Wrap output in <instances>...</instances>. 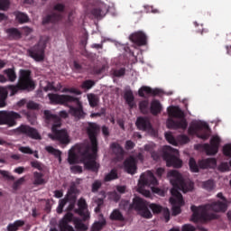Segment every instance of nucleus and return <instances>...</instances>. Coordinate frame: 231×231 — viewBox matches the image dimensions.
<instances>
[{"instance_id":"obj_1","label":"nucleus","mask_w":231,"mask_h":231,"mask_svg":"<svg viewBox=\"0 0 231 231\" xmlns=\"http://www.w3.org/2000/svg\"><path fill=\"white\" fill-rule=\"evenodd\" d=\"M97 152L92 151L89 144H77L69 151L68 162L69 165H75L81 162L87 171L97 172L100 169V164L97 162Z\"/></svg>"},{"instance_id":"obj_2","label":"nucleus","mask_w":231,"mask_h":231,"mask_svg":"<svg viewBox=\"0 0 231 231\" xmlns=\"http://www.w3.org/2000/svg\"><path fill=\"white\" fill-rule=\"evenodd\" d=\"M168 178H170V183L172 185V189L171 190V198H170V203L172 205V215L178 216L181 214V207L185 205V201H183L182 192H188L189 188H187V182L183 179L181 173L178 171L173 170L168 172Z\"/></svg>"},{"instance_id":"obj_3","label":"nucleus","mask_w":231,"mask_h":231,"mask_svg":"<svg viewBox=\"0 0 231 231\" xmlns=\"http://www.w3.org/2000/svg\"><path fill=\"white\" fill-rule=\"evenodd\" d=\"M6 89L11 91V97H14L19 91H33L35 89V81L32 79V71L21 69L16 85H9L5 88L0 87V108L6 106V98H8V91Z\"/></svg>"},{"instance_id":"obj_4","label":"nucleus","mask_w":231,"mask_h":231,"mask_svg":"<svg viewBox=\"0 0 231 231\" xmlns=\"http://www.w3.org/2000/svg\"><path fill=\"white\" fill-rule=\"evenodd\" d=\"M191 221L193 223H205V221H212V219H217V215L212 212H226L228 205L226 202L217 201L211 204H206L205 206L196 207L191 206Z\"/></svg>"},{"instance_id":"obj_5","label":"nucleus","mask_w":231,"mask_h":231,"mask_svg":"<svg viewBox=\"0 0 231 231\" xmlns=\"http://www.w3.org/2000/svg\"><path fill=\"white\" fill-rule=\"evenodd\" d=\"M168 115L171 117L166 121L168 129H187L189 124L187 119H185L183 110L180 106H170L168 108ZM172 118H180V120L175 121Z\"/></svg>"},{"instance_id":"obj_6","label":"nucleus","mask_w":231,"mask_h":231,"mask_svg":"<svg viewBox=\"0 0 231 231\" xmlns=\"http://www.w3.org/2000/svg\"><path fill=\"white\" fill-rule=\"evenodd\" d=\"M210 127L208 124L201 121H195L189 125L188 133L190 136L197 135L201 140H208L210 138Z\"/></svg>"},{"instance_id":"obj_7","label":"nucleus","mask_w":231,"mask_h":231,"mask_svg":"<svg viewBox=\"0 0 231 231\" xmlns=\"http://www.w3.org/2000/svg\"><path fill=\"white\" fill-rule=\"evenodd\" d=\"M180 152L171 146H165L163 148L162 158L166 162L167 167H174L175 169H180L183 165V162L180 160Z\"/></svg>"},{"instance_id":"obj_8","label":"nucleus","mask_w":231,"mask_h":231,"mask_svg":"<svg viewBox=\"0 0 231 231\" xmlns=\"http://www.w3.org/2000/svg\"><path fill=\"white\" fill-rule=\"evenodd\" d=\"M132 210H137V212H140L142 217L145 219H151L152 217V213L149 210V203L140 197H135L133 199Z\"/></svg>"},{"instance_id":"obj_9","label":"nucleus","mask_w":231,"mask_h":231,"mask_svg":"<svg viewBox=\"0 0 231 231\" xmlns=\"http://www.w3.org/2000/svg\"><path fill=\"white\" fill-rule=\"evenodd\" d=\"M98 133H100V126L97 125V123H88L87 126V134L91 143V151L94 152H98V140L97 136H98Z\"/></svg>"},{"instance_id":"obj_10","label":"nucleus","mask_w":231,"mask_h":231,"mask_svg":"<svg viewBox=\"0 0 231 231\" xmlns=\"http://www.w3.org/2000/svg\"><path fill=\"white\" fill-rule=\"evenodd\" d=\"M21 118V114L14 111H0V125H8L9 127H14L17 125V121Z\"/></svg>"},{"instance_id":"obj_11","label":"nucleus","mask_w":231,"mask_h":231,"mask_svg":"<svg viewBox=\"0 0 231 231\" xmlns=\"http://www.w3.org/2000/svg\"><path fill=\"white\" fill-rule=\"evenodd\" d=\"M53 10L59 13H52L42 19V24H50V23H59L62 21V14L66 10L64 4L58 3L53 6Z\"/></svg>"},{"instance_id":"obj_12","label":"nucleus","mask_w":231,"mask_h":231,"mask_svg":"<svg viewBox=\"0 0 231 231\" xmlns=\"http://www.w3.org/2000/svg\"><path fill=\"white\" fill-rule=\"evenodd\" d=\"M77 202H69V207L67 208V214L63 217V218L60 221L59 227L60 231H75L73 226H69V223L73 221V213L71 210L75 208V204Z\"/></svg>"},{"instance_id":"obj_13","label":"nucleus","mask_w":231,"mask_h":231,"mask_svg":"<svg viewBox=\"0 0 231 231\" xmlns=\"http://www.w3.org/2000/svg\"><path fill=\"white\" fill-rule=\"evenodd\" d=\"M15 133L18 134H23L32 140H42V136H41L39 130L28 125H20L15 129Z\"/></svg>"},{"instance_id":"obj_14","label":"nucleus","mask_w":231,"mask_h":231,"mask_svg":"<svg viewBox=\"0 0 231 231\" xmlns=\"http://www.w3.org/2000/svg\"><path fill=\"white\" fill-rule=\"evenodd\" d=\"M44 50H46V45L44 43L39 42L31 49L27 51L29 57L34 59L36 62H41L44 60Z\"/></svg>"},{"instance_id":"obj_15","label":"nucleus","mask_w":231,"mask_h":231,"mask_svg":"<svg viewBox=\"0 0 231 231\" xmlns=\"http://www.w3.org/2000/svg\"><path fill=\"white\" fill-rule=\"evenodd\" d=\"M48 98L52 106H66V104H71L73 96L49 93Z\"/></svg>"},{"instance_id":"obj_16","label":"nucleus","mask_w":231,"mask_h":231,"mask_svg":"<svg viewBox=\"0 0 231 231\" xmlns=\"http://www.w3.org/2000/svg\"><path fill=\"white\" fill-rule=\"evenodd\" d=\"M70 104H75L77 107L70 106L69 107V113L72 116H75V118H84L86 116V113H84V108L82 107V103L80 102V99L78 97H72V100L70 101Z\"/></svg>"},{"instance_id":"obj_17","label":"nucleus","mask_w":231,"mask_h":231,"mask_svg":"<svg viewBox=\"0 0 231 231\" xmlns=\"http://www.w3.org/2000/svg\"><path fill=\"white\" fill-rule=\"evenodd\" d=\"M151 185H158V179L154 176L152 171H148L145 173H143L139 180V186L141 187H151Z\"/></svg>"},{"instance_id":"obj_18","label":"nucleus","mask_w":231,"mask_h":231,"mask_svg":"<svg viewBox=\"0 0 231 231\" xmlns=\"http://www.w3.org/2000/svg\"><path fill=\"white\" fill-rule=\"evenodd\" d=\"M219 143H221V139H219L218 136H214L210 140V144H203V149L208 156H214V154H217L219 151Z\"/></svg>"},{"instance_id":"obj_19","label":"nucleus","mask_w":231,"mask_h":231,"mask_svg":"<svg viewBox=\"0 0 231 231\" xmlns=\"http://www.w3.org/2000/svg\"><path fill=\"white\" fill-rule=\"evenodd\" d=\"M60 126H52L51 131L53 134V139L60 142V143L67 144L69 143V134L66 129L59 130Z\"/></svg>"},{"instance_id":"obj_20","label":"nucleus","mask_w":231,"mask_h":231,"mask_svg":"<svg viewBox=\"0 0 231 231\" xmlns=\"http://www.w3.org/2000/svg\"><path fill=\"white\" fill-rule=\"evenodd\" d=\"M43 118L46 124H51L52 127H60L62 123L60 121V117L53 113L51 110L43 111Z\"/></svg>"},{"instance_id":"obj_21","label":"nucleus","mask_w":231,"mask_h":231,"mask_svg":"<svg viewBox=\"0 0 231 231\" xmlns=\"http://www.w3.org/2000/svg\"><path fill=\"white\" fill-rule=\"evenodd\" d=\"M148 207L149 208H151L153 214H160L162 212L166 223H169V221H171V211H169V208H163L160 206V204L154 203L148 204Z\"/></svg>"},{"instance_id":"obj_22","label":"nucleus","mask_w":231,"mask_h":231,"mask_svg":"<svg viewBox=\"0 0 231 231\" xmlns=\"http://www.w3.org/2000/svg\"><path fill=\"white\" fill-rule=\"evenodd\" d=\"M78 207L79 208L76 209V213L80 216L83 221H88V219H89V211H88V203L86 202V199L83 198L79 199Z\"/></svg>"},{"instance_id":"obj_23","label":"nucleus","mask_w":231,"mask_h":231,"mask_svg":"<svg viewBox=\"0 0 231 231\" xmlns=\"http://www.w3.org/2000/svg\"><path fill=\"white\" fill-rule=\"evenodd\" d=\"M129 39L134 44H136V46H145L147 44V35L142 31L132 33Z\"/></svg>"},{"instance_id":"obj_24","label":"nucleus","mask_w":231,"mask_h":231,"mask_svg":"<svg viewBox=\"0 0 231 231\" xmlns=\"http://www.w3.org/2000/svg\"><path fill=\"white\" fill-rule=\"evenodd\" d=\"M145 94L150 95L152 97H158L162 95V89L160 88H154L152 89L151 87L143 86L138 90V95L142 98H145Z\"/></svg>"},{"instance_id":"obj_25","label":"nucleus","mask_w":231,"mask_h":231,"mask_svg":"<svg viewBox=\"0 0 231 231\" xmlns=\"http://www.w3.org/2000/svg\"><path fill=\"white\" fill-rule=\"evenodd\" d=\"M135 125L139 131H152V125L147 117H138Z\"/></svg>"},{"instance_id":"obj_26","label":"nucleus","mask_w":231,"mask_h":231,"mask_svg":"<svg viewBox=\"0 0 231 231\" xmlns=\"http://www.w3.org/2000/svg\"><path fill=\"white\" fill-rule=\"evenodd\" d=\"M5 75H6V77H5V75L0 74V82L2 84H5V82H15V80H17V74L15 73V70L14 69H7L4 70Z\"/></svg>"},{"instance_id":"obj_27","label":"nucleus","mask_w":231,"mask_h":231,"mask_svg":"<svg viewBox=\"0 0 231 231\" xmlns=\"http://www.w3.org/2000/svg\"><path fill=\"white\" fill-rule=\"evenodd\" d=\"M125 171L128 174H134L136 172V159L129 157L124 162Z\"/></svg>"},{"instance_id":"obj_28","label":"nucleus","mask_w":231,"mask_h":231,"mask_svg":"<svg viewBox=\"0 0 231 231\" xmlns=\"http://www.w3.org/2000/svg\"><path fill=\"white\" fill-rule=\"evenodd\" d=\"M110 148L112 150L113 154L117 158V160H124V156L125 154V151L120 143H112L110 144Z\"/></svg>"},{"instance_id":"obj_29","label":"nucleus","mask_w":231,"mask_h":231,"mask_svg":"<svg viewBox=\"0 0 231 231\" xmlns=\"http://www.w3.org/2000/svg\"><path fill=\"white\" fill-rule=\"evenodd\" d=\"M217 161L215 158H208L199 162V167L200 169H216Z\"/></svg>"},{"instance_id":"obj_30","label":"nucleus","mask_w":231,"mask_h":231,"mask_svg":"<svg viewBox=\"0 0 231 231\" xmlns=\"http://www.w3.org/2000/svg\"><path fill=\"white\" fill-rule=\"evenodd\" d=\"M162 111H163V106H162V103H160V101L157 99L152 100L150 106V113L153 116H158V115H160Z\"/></svg>"},{"instance_id":"obj_31","label":"nucleus","mask_w":231,"mask_h":231,"mask_svg":"<svg viewBox=\"0 0 231 231\" xmlns=\"http://www.w3.org/2000/svg\"><path fill=\"white\" fill-rule=\"evenodd\" d=\"M124 98L130 109H134L136 107V102H134V95L132 90H127L125 92Z\"/></svg>"},{"instance_id":"obj_32","label":"nucleus","mask_w":231,"mask_h":231,"mask_svg":"<svg viewBox=\"0 0 231 231\" xmlns=\"http://www.w3.org/2000/svg\"><path fill=\"white\" fill-rule=\"evenodd\" d=\"M6 33L8 34L9 39L13 41H19V39L23 37V33H21L17 28H9L6 30Z\"/></svg>"},{"instance_id":"obj_33","label":"nucleus","mask_w":231,"mask_h":231,"mask_svg":"<svg viewBox=\"0 0 231 231\" xmlns=\"http://www.w3.org/2000/svg\"><path fill=\"white\" fill-rule=\"evenodd\" d=\"M25 222L24 220L18 219L14 221V223H10L7 225V231H18L19 228H22V226H24Z\"/></svg>"},{"instance_id":"obj_34","label":"nucleus","mask_w":231,"mask_h":231,"mask_svg":"<svg viewBox=\"0 0 231 231\" xmlns=\"http://www.w3.org/2000/svg\"><path fill=\"white\" fill-rule=\"evenodd\" d=\"M45 151L49 152V154H52V156H55V158H58L60 163L62 162V152L60 150H57L53 148V146H46Z\"/></svg>"},{"instance_id":"obj_35","label":"nucleus","mask_w":231,"mask_h":231,"mask_svg":"<svg viewBox=\"0 0 231 231\" xmlns=\"http://www.w3.org/2000/svg\"><path fill=\"white\" fill-rule=\"evenodd\" d=\"M33 185H44L46 183V180H44V174L39 171L33 172Z\"/></svg>"},{"instance_id":"obj_36","label":"nucleus","mask_w":231,"mask_h":231,"mask_svg":"<svg viewBox=\"0 0 231 231\" xmlns=\"http://www.w3.org/2000/svg\"><path fill=\"white\" fill-rule=\"evenodd\" d=\"M107 225V221H106V218H102L101 221H96L91 226L90 231H101L103 230L104 226Z\"/></svg>"},{"instance_id":"obj_37","label":"nucleus","mask_w":231,"mask_h":231,"mask_svg":"<svg viewBox=\"0 0 231 231\" xmlns=\"http://www.w3.org/2000/svg\"><path fill=\"white\" fill-rule=\"evenodd\" d=\"M67 203H77V195H75V188H70L66 197L63 199Z\"/></svg>"},{"instance_id":"obj_38","label":"nucleus","mask_w":231,"mask_h":231,"mask_svg":"<svg viewBox=\"0 0 231 231\" xmlns=\"http://www.w3.org/2000/svg\"><path fill=\"white\" fill-rule=\"evenodd\" d=\"M111 221H125L124 215L119 209H114L110 214Z\"/></svg>"},{"instance_id":"obj_39","label":"nucleus","mask_w":231,"mask_h":231,"mask_svg":"<svg viewBox=\"0 0 231 231\" xmlns=\"http://www.w3.org/2000/svg\"><path fill=\"white\" fill-rule=\"evenodd\" d=\"M14 14L16 17V20L20 24H23V23H28L30 21V18L28 17V14L21 12H14Z\"/></svg>"},{"instance_id":"obj_40","label":"nucleus","mask_w":231,"mask_h":231,"mask_svg":"<svg viewBox=\"0 0 231 231\" xmlns=\"http://www.w3.org/2000/svg\"><path fill=\"white\" fill-rule=\"evenodd\" d=\"M139 109L143 115H147L149 113V100L144 99L140 101Z\"/></svg>"},{"instance_id":"obj_41","label":"nucleus","mask_w":231,"mask_h":231,"mask_svg":"<svg viewBox=\"0 0 231 231\" xmlns=\"http://www.w3.org/2000/svg\"><path fill=\"white\" fill-rule=\"evenodd\" d=\"M88 100L90 107H97L98 106V97L95 94H88Z\"/></svg>"},{"instance_id":"obj_42","label":"nucleus","mask_w":231,"mask_h":231,"mask_svg":"<svg viewBox=\"0 0 231 231\" xmlns=\"http://www.w3.org/2000/svg\"><path fill=\"white\" fill-rule=\"evenodd\" d=\"M119 208L121 210H126L127 212H131L133 210V204L129 202V200H121L119 203Z\"/></svg>"},{"instance_id":"obj_43","label":"nucleus","mask_w":231,"mask_h":231,"mask_svg":"<svg viewBox=\"0 0 231 231\" xmlns=\"http://www.w3.org/2000/svg\"><path fill=\"white\" fill-rule=\"evenodd\" d=\"M118 173L116 170H111V171L105 176V181H112V180H117Z\"/></svg>"},{"instance_id":"obj_44","label":"nucleus","mask_w":231,"mask_h":231,"mask_svg":"<svg viewBox=\"0 0 231 231\" xmlns=\"http://www.w3.org/2000/svg\"><path fill=\"white\" fill-rule=\"evenodd\" d=\"M189 165L191 172H199V166H198V163L194 158L189 159Z\"/></svg>"},{"instance_id":"obj_45","label":"nucleus","mask_w":231,"mask_h":231,"mask_svg":"<svg viewBox=\"0 0 231 231\" xmlns=\"http://www.w3.org/2000/svg\"><path fill=\"white\" fill-rule=\"evenodd\" d=\"M165 139L171 145H175V146L178 145V141H176V138H174V135H172V133L171 132L165 133Z\"/></svg>"},{"instance_id":"obj_46","label":"nucleus","mask_w":231,"mask_h":231,"mask_svg":"<svg viewBox=\"0 0 231 231\" xmlns=\"http://www.w3.org/2000/svg\"><path fill=\"white\" fill-rule=\"evenodd\" d=\"M95 86V81L91 79H87L82 82L81 84V88L82 89H91Z\"/></svg>"},{"instance_id":"obj_47","label":"nucleus","mask_w":231,"mask_h":231,"mask_svg":"<svg viewBox=\"0 0 231 231\" xmlns=\"http://www.w3.org/2000/svg\"><path fill=\"white\" fill-rule=\"evenodd\" d=\"M214 187H215V184H214V180H208L203 182V189H205L206 190H208V191L214 190Z\"/></svg>"},{"instance_id":"obj_48","label":"nucleus","mask_w":231,"mask_h":231,"mask_svg":"<svg viewBox=\"0 0 231 231\" xmlns=\"http://www.w3.org/2000/svg\"><path fill=\"white\" fill-rule=\"evenodd\" d=\"M0 174L1 176H3V178L7 180L8 181H14L15 180V177H14L13 175H10V172L5 170H0Z\"/></svg>"},{"instance_id":"obj_49","label":"nucleus","mask_w":231,"mask_h":231,"mask_svg":"<svg viewBox=\"0 0 231 231\" xmlns=\"http://www.w3.org/2000/svg\"><path fill=\"white\" fill-rule=\"evenodd\" d=\"M91 14L94 15V17H96V19H98L99 17H103L104 11H102L100 7H96L92 9Z\"/></svg>"},{"instance_id":"obj_50","label":"nucleus","mask_w":231,"mask_h":231,"mask_svg":"<svg viewBox=\"0 0 231 231\" xmlns=\"http://www.w3.org/2000/svg\"><path fill=\"white\" fill-rule=\"evenodd\" d=\"M10 8V0H0V10L6 12Z\"/></svg>"},{"instance_id":"obj_51","label":"nucleus","mask_w":231,"mask_h":231,"mask_svg":"<svg viewBox=\"0 0 231 231\" xmlns=\"http://www.w3.org/2000/svg\"><path fill=\"white\" fill-rule=\"evenodd\" d=\"M31 167H32V169H37L38 171H43L44 169V165L39 161L31 162Z\"/></svg>"},{"instance_id":"obj_52","label":"nucleus","mask_w":231,"mask_h":231,"mask_svg":"<svg viewBox=\"0 0 231 231\" xmlns=\"http://www.w3.org/2000/svg\"><path fill=\"white\" fill-rule=\"evenodd\" d=\"M67 203H68V202H67L66 199H62L60 200L59 206H58V208H57V212H58L59 214H62V212L64 211V207H66V204H67Z\"/></svg>"},{"instance_id":"obj_53","label":"nucleus","mask_w":231,"mask_h":231,"mask_svg":"<svg viewBox=\"0 0 231 231\" xmlns=\"http://www.w3.org/2000/svg\"><path fill=\"white\" fill-rule=\"evenodd\" d=\"M20 152H23V154H33V150L30 148V146H21L19 148Z\"/></svg>"},{"instance_id":"obj_54","label":"nucleus","mask_w":231,"mask_h":231,"mask_svg":"<svg viewBox=\"0 0 231 231\" xmlns=\"http://www.w3.org/2000/svg\"><path fill=\"white\" fill-rule=\"evenodd\" d=\"M110 199H113V201H116V203H118L120 201V199L122 196L118 194L116 191H113L109 194Z\"/></svg>"},{"instance_id":"obj_55","label":"nucleus","mask_w":231,"mask_h":231,"mask_svg":"<svg viewBox=\"0 0 231 231\" xmlns=\"http://www.w3.org/2000/svg\"><path fill=\"white\" fill-rule=\"evenodd\" d=\"M114 77H124L125 75V68H121L119 69L113 70Z\"/></svg>"},{"instance_id":"obj_56","label":"nucleus","mask_w":231,"mask_h":231,"mask_svg":"<svg viewBox=\"0 0 231 231\" xmlns=\"http://www.w3.org/2000/svg\"><path fill=\"white\" fill-rule=\"evenodd\" d=\"M100 187H102V182H100V180H96L93 182L92 184V192L96 193L98 192V190L100 189Z\"/></svg>"},{"instance_id":"obj_57","label":"nucleus","mask_w":231,"mask_h":231,"mask_svg":"<svg viewBox=\"0 0 231 231\" xmlns=\"http://www.w3.org/2000/svg\"><path fill=\"white\" fill-rule=\"evenodd\" d=\"M223 153L225 156L231 158V144H226L223 147Z\"/></svg>"},{"instance_id":"obj_58","label":"nucleus","mask_w":231,"mask_h":231,"mask_svg":"<svg viewBox=\"0 0 231 231\" xmlns=\"http://www.w3.org/2000/svg\"><path fill=\"white\" fill-rule=\"evenodd\" d=\"M70 171L71 172H73V174H82V166H79V165L71 166Z\"/></svg>"},{"instance_id":"obj_59","label":"nucleus","mask_w":231,"mask_h":231,"mask_svg":"<svg viewBox=\"0 0 231 231\" xmlns=\"http://www.w3.org/2000/svg\"><path fill=\"white\" fill-rule=\"evenodd\" d=\"M43 91H55V85H53V82H47V85L43 88Z\"/></svg>"},{"instance_id":"obj_60","label":"nucleus","mask_w":231,"mask_h":231,"mask_svg":"<svg viewBox=\"0 0 231 231\" xmlns=\"http://www.w3.org/2000/svg\"><path fill=\"white\" fill-rule=\"evenodd\" d=\"M76 228L80 231H87L88 226L82 222H77L76 223Z\"/></svg>"},{"instance_id":"obj_61","label":"nucleus","mask_w":231,"mask_h":231,"mask_svg":"<svg viewBox=\"0 0 231 231\" xmlns=\"http://www.w3.org/2000/svg\"><path fill=\"white\" fill-rule=\"evenodd\" d=\"M135 145L136 144H134V143L133 141L128 140L125 142V147L126 151H131L132 149H134Z\"/></svg>"},{"instance_id":"obj_62","label":"nucleus","mask_w":231,"mask_h":231,"mask_svg":"<svg viewBox=\"0 0 231 231\" xmlns=\"http://www.w3.org/2000/svg\"><path fill=\"white\" fill-rule=\"evenodd\" d=\"M181 231H196V227L190 224L182 226Z\"/></svg>"},{"instance_id":"obj_63","label":"nucleus","mask_w":231,"mask_h":231,"mask_svg":"<svg viewBox=\"0 0 231 231\" xmlns=\"http://www.w3.org/2000/svg\"><path fill=\"white\" fill-rule=\"evenodd\" d=\"M219 170L222 171V172H225L226 171H230V165L228 164V162H222L219 165Z\"/></svg>"},{"instance_id":"obj_64","label":"nucleus","mask_w":231,"mask_h":231,"mask_svg":"<svg viewBox=\"0 0 231 231\" xmlns=\"http://www.w3.org/2000/svg\"><path fill=\"white\" fill-rule=\"evenodd\" d=\"M27 109H39V104L30 101L27 103Z\"/></svg>"}]
</instances>
